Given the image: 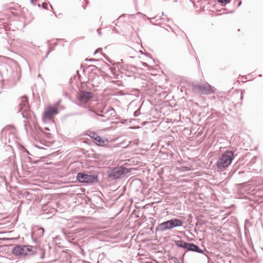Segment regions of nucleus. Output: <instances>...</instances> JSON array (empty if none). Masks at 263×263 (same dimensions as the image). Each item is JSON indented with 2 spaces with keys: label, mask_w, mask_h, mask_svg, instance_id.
<instances>
[{
  "label": "nucleus",
  "mask_w": 263,
  "mask_h": 263,
  "mask_svg": "<svg viewBox=\"0 0 263 263\" xmlns=\"http://www.w3.org/2000/svg\"><path fill=\"white\" fill-rule=\"evenodd\" d=\"M234 159L233 153L231 151H226L218 159L216 165L220 171H223L228 167Z\"/></svg>",
  "instance_id": "obj_1"
},
{
  "label": "nucleus",
  "mask_w": 263,
  "mask_h": 263,
  "mask_svg": "<svg viewBox=\"0 0 263 263\" xmlns=\"http://www.w3.org/2000/svg\"><path fill=\"white\" fill-rule=\"evenodd\" d=\"M183 223V221L180 219H172L160 224L158 227V229L161 231H164L175 227L182 226Z\"/></svg>",
  "instance_id": "obj_2"
},
{
  "label": "nucleus",
  "mask_w": 263,
  "mask_h": 263,
  "mask_svg": "<svg viewBox=\"0 0 263 263\" xmlns=\"http://www.w3.org/2000/svg\"><path fill=\"white\" fill-rule=\"evenodd\" d=\"M192 89L195 92L204 95H209L214 92L211 86L207 83L201 85H194Z\"/></svg>",
  "instance_id": "obj_3"
},
{
  "label": "nucleus",
  "mask_w": 263,
  "mask_h": 263,
  "mask_svg": "<svg viewBox=\"0 0 263 263\" xmlns=\"http://www.w3.org/2000/svg\"><path fill=\"white\" fill-rule=\"evenodd\" d=\"M58 113V105L55 104L50 105L47 107L44 111L43 115V121L46 122L48 120H52L53 116Z\"/></svg>",
  "instance_id": "obj_4"
},
{
  "label": "nucleus",
  "mask_w": 263,
  "mask_h": 263,
  "mask_svg": "<svg viewBox=\"0 0 263 263\" xmlns=\"http://www.w3.org/2000/svg\"><path fill=\"white\" fill-rule=\"evenodd\" d=\"M32 250V247L31 246H17L13 248V253L16 256H26L29 254Z\"/></svg>",
  "instance_id": "obj_5"
},
{
  "label": "nucleus",
  "mask_w": 263,
  "mask_h": 263,
  "mask_svg": "<svg viewBox=\"0 0 263 263\" xmlns=\"http://www.w3.org/2000/svg\"><path fill=\"white\" fill-rule=\"evenodd\" d=\"M19 110L22 111V114L24 117L28 118L30 116V109L27 98L26 97H22L21 103L20 104Z\"/></svg>",
  "instance_id": "obj_6"
},
{
  "label": "nucleus",
  "mask_w": 263,
  "mask_h": 263,
  "mask_svg": "<svg viewBox=\"0 0 263 263\" xmlns=\"http://www.w3.org/2000/svg\"><path fill=\"white\" fill-rule=\"evenodd\" d=\"M93 97L92 93L87 91H82L78 96V99L82 103H86Z\"/></svg>",
  "instance_id": "obj_7"
},
{
  "label": "nucleus",
  "mask_w": 263,
  "mask_h": 263,
  "mask_svg": "<svg viewBox=\"0 0 263 263\" xmlns=\"http://www.w3.org/2000/svg\"><path fill=\"white\" fill-rule=\"evenodd\" d=\"M77 180L80 182H92L94 180L93 176L81 173H78Z\"/></svg>",
  "instance_id": "obj_8"
},
{
  "label": "nucleus",
  "mask_w": 263,
  "mask_h": 263,
  "mask_svg": "<svg viewBox=\"0 0 263 263\" xmlns=\"http://www.w3.org/2000/svg\"><path fill=\"white\" fill-rule=\"evenodd\" d=\"M128 171L127 168L120 167L114 169L112 172L111 175L116 178L120 177L122 175L127 174Z\"/></svg>",
  "instance_id": "obj_9"
},
{
  "label": "nucleus",
  "mask_w": 263,
  "mask_h": 263,
  "mask_svg": "<svg viewBox=\"0 0 263 263\" xmlns=\"http://www.w3.org/2000/svg\"><path fill=\"white\" fill-rule=\"evenodd\" d=\"M94 141L97 144L100 146H104L107 143V141L102 139L100 136H95L94 138Z\"/></svg>",
  "instance_id": "obj_10"
},
{
  "label": "nucleus",
  "mask_w": 263,
  "mask_h": 263,
  "mask_svg": "<svg viewBox=\"0 0 263 263\" xmlns=\"http://www.w3.org/2000/svg\"><path fill=\"white\" fill-rule=\"evenodd\" d=\"M186 245L187 247H186V249H188L189 250L194 251L197 252H200V249L196 245L189 243H188V244Z\"/></svg>",
  "instance_id": "obj_11"
},
{
  "label": "nucleus",
  "mask_w": 263,
  "mask_h": 263,
  "mask_svg": "<svg viewBox=\"0 0 263 263\" xmlns=\"http://www.w3.org/2000/svg\"><path fill=\"white\" fill-rule=\"evenodd\" d=\"M176 243L178 247H182L184 248H186V247H187V245H186L188 244L187 242H184L182 240L177 241H176Z\"/></svg>",
  "instance_id": "obj_12"
},
{
  "label": "nucleus",
  "mask_w": 263,
  "mask_h": 263,
  "mask_svg": "<svg viewBox=\"0 0 263 263\" xmlns=\"http://www.w3.org/2000/svg\"><path fill=\"white\" fill-rule=\"evenodd\" d=\"M13 127L12 126H7L4 128L2 130V134L4 135H6L10 130H13Z\"/></svg>",
  "instance_id": "obj_13"
},
{
  "label": "nucleus",
  "mask_w": 263,
  "mask_h": 263,
  "mask_svg": "<svg viewBox=\"0 0 263 263\" xmlns=\"http://www.w3.org/2000/svg\"><path fill=\"white\" fill-rule=\"evenodd\" d=\"M219 2L222 5H225L227 3H229L231 0H218Z\"/></svg>",
  "instance_id": "obj_14"
},
{
  "label": "nucleus",
  "mask_w": 263,
  "mask_h": 263,
  "mask_svg": "<svg viewBox=\"0 0 263 263\" xmlns=\"http://www.w3.org/2000/svg\"><path fill=\"white\" fill-rule=\"evenodd\" d=\"M48 6H49V5L47 3L44 2L42 4V7L45 9H48Z\"/></svg>",
  "instance_id": "obj_15"
},
{
  "label": "nucleus",
  "mask_w": 263,
  "mask_h": 263,
  "mask_svg": "<svg viewBox=\"0 0 263 263\" xmlns=\"http://www.w3.org/2000/svg\"><path fill=\"white\" fill-rule=\"evenodd\" d=\"M89 136L91 138H92L93 140H94V138L95 137V136H98L97 135H96L95 133H90V134L89 135Z\"/></svg>",
  "instance_id": "obj_16"
},
{
  "label": "nucleus",
  "mask_w": 263,
  "mask_h": 263,
  "mask_svg": "<svg viewBox=\"0 0 263 263\" xmlns=\"http://www.w3.org/2000/svg\"><path fill=\"white\" fill-rule=\"evenodd\" d=\"M37 0H31V3L33 4H35Z\"/></svg>",
  "instance_id": "obj_17"
},
{
  "label": "nucleus",
  "mask_w": 263,
  "mask_h": 263,
  "mask_svg": "<svg viewBox=\"0 0 263 263\" xmlns=\"http://www.w3.org/2000/svg\"><path fill=\"white\" fill-rule=\"evenodd\" d=\"M100 50H101V49H98L96 50L95 51V52L94 54H96V53H97L99 51H100Z\"/></svg>",
  "instance_id": "obj_18"
}]
</instances>
